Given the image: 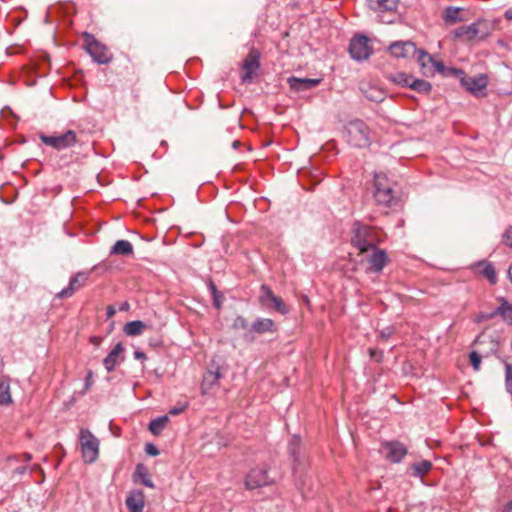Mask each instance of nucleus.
<instances>
[{"mask_svg":"<svg viewBox=\"0 0 512 512\" xmlns=\"http://www.w3.org/2000/svg\"><path fill=\"white\" fill-rule=\"evenodd\" d=\"M449 71L451 75L458 77L462 86L473 94H477L479 91L487 87V77L484 75H479L477 77H467L464 71L461 69L450 68Z\"/></svg>","mask_w":512,"mask_h":512,"instance_id":"nucleus-8","label":"nucleus"},{"mask_svg":"<svg viewBox=\"0 0 512 512\" xmlns=\"http://www.w3.org/2000/svg\"><path fill=\"white\" fill-rule=\"evenodd\" d=\"M221 377L220 367H216L215 370H208L201 383V391L203 395L210 393V391L217 385Z\"/></svg>","mask_w":512,"mask_h":512,"instance_id":"nucleus-21","label":"nucleus"},{"mask_svg":"<svg viewBox=\"0 0 512 512\" xmlns=\"http://www.w3.org/2000/svg\"><path fill=\"white\" fill-rule=\"evenodd\" d=\"M453 34L455 38L465 42L482 41L491 34V25L488 21L479 19L470 25L458 27Z\"/></svg>","mask_w":512,"mask_h":512,"instance_id":"nucleus-2","label":"nucleus"},{"mask_svg":"<svg viewBox=\"0 0 512 512\" xmlns=\"http://www.w3.org/2000/svg\"><path fill=\"white\" fill-rule=\"evenodd\" d=\"M186 405H183V406H179V407H173L169 410V414L170 415H179L181 414L185 409H186Z\"/></svg>","mask_w":512,"mask_h":512,"instance_id":"nucleus-46","label":"nucleus"},{"mask_svg":"<svg viewBox=\"0 0 512 512\" xmlns=\"http://www.w3.org/2000/svg\"><path fill=\"white\" fill-rule=\"evenodd\" d=\"M431 468L432 463L429 460H422L410 466V469L412 470V475L420 478L426 475L431 470Z\"/></svg>","mask_w":512,"mask_h":512,"instance_id":"nucleus-30","label":"nucleus"},{"mask_svg":"<svg viewBox=\"0 0 512 512\" xmlns=\"http://www.w3.org/2000/svg\"><path fill=\"white\" fill-rule=\"evenodd\" d=\"M350 56L357 61L366 60L372 53L369 39L364 35L355 36L349 44Z\"/></svg>","mask_w":512,"mask_h":512,"instance_id":"nucleus-10","label":"nucleus"},{"mask_svg":"<svg viewBox=\"0 0 512 512\" xmlns=\"http://www.w3.org/2000/svg\"><path fill=\"white\" fill-rule=\"evenodd\" d=\"M145 452L150 456H157L160 453L158 448L152 443H147L145 445Z\"/></svg>","mask_w":512,"mask_h":512,"instance_id":"nucleus-44","label":"nucleus"},{"mask_svg":"<svg viewBox=\"0 0 512 512\" xmlns=\"http://www.w3.org/2000/svg\"><path fill=\"white\" fill-rule=\"evenodd\" d=\"M125 349L121 342L117 343L110 353L103 359V365L108 372L115 369L120 360H123V353Z\"/></svg>","mask_w":512,"mask_h":512,"instance_id":"nucleus-18","label":"nucleus"},{"mask_svg":"<svg viewBox=\"0 0 512 512\" xmlns=\"http://www.w3.org/2000/svg\"><path fill=\"white\" fill-rule=\"evenodd\" d=\"M134 357H135V359H138V360H144V359H146V355H145V353H144V352H142V351H139V350H136V351L134 352Z\"/></svg>","mask_w":512,"mask_h":512,"instance_id":"nucleus-49","label":"nucleus"},{"mask_svg":"<svg viewBox=\"0 0 512 512\" xmlns=\"http://www.w3.org/2000/svg\"><path fill=\"white\" fill-rule=\"evenodd\" d=\"M93 376H94L93 371L89 370L87 373L86 379H85V385H84L82 394H85L91 388V386L93 384Z\"/></svg>","mask_w":512,"mask_h":512,"instance_id":"nucleus-41","label":"nucleus"},{"mask_svg":"<svg viewBox=\"0 0 512 512\" xmlns=\"http://www.w3.org/2000/svg\"><path fill=\"white\" fill-rule=\"evenodd\" d=\"M502 243L512 249V226H509L502 234Z\"/></svg>","mask_w":512,"mask_h":512,"instance_id":"nucleus-39","label":"nucleus"},{"mask_svg":"<svg viewBox=\"0 0 512 512\" xmlns=\"http://www.w3.org/2000/svg\"><path fill=\"white\" fill-rule=\"evenodd\" d=\"M508 277H509L510 281L512 282V265L510 266V268L508 270Z\"/></svg>","mask_w":512,"mask_h":512,"instance_id":"nucleus-55","label":"nucleus"},{"mask_svg":"<svg viewBox=\"0 0 512 512\" xmlns=\"http://www.w3.org/2000/svg\"><path fill=\"white\" fill-rule=\"evenodd\" d=\"M115 313H116V310H115V308L113 306L110 305V306L107 307V313L106 314H107L108 318H112L115 315Z\"/></svg>","mask_w":512,"mask_h":512,"instance_id":"nucleus-50","label":"nucleus"},{"mask_svg":"<svg viewBox=\"0 0 512 512\" xmlns=\"http://www.w3.org/2000/svg\"><path fill=\"white\" fill-rule=\"evenodd\" d=\"M500 305L494 310L495 317L500 316L508 325H512V304H510L504 297L497 299Z\"/></svg>","mask_w":512,"mask_h":512,"instance_id":"nucleus-22","label":"nucleus"},{"mask_svg":"<svg viewBox=\"0 0 512 512\" xmlns=\"http://www.w3.org/2000/svg\"><path fill=\"white\" fill-rule=\"evenodd\" d=\"M394 183L383 173H376L374 176V198L378 205L385 208L394 206L398 197L394 190Z\"/></svg>","mask_w":512,"mask_h":512,"instance_id":"nucleus-1","label":"nucleus"},{"mask_svg":"<svg viewBox=\"0 0 512 512\" xmlns=\"http://www.w3.org/2000/svg\"><path fill=\"white\" fill-rule=\"evenodd\" d=\"M134 477L139 478L143 485L149 488H154V483L150 478V474L143 464H138L136 466ZM135 481H137V479H135Z\"/></svg>","mask_w":512,"mask_h":512,"instance_id":"nucleus-31","label":"nucleus"},{"mask_svg":"<svg viewBox=\"0 0 512 512\" xmlns=\"http://www.w3.org/2000/svg\"><path fill=\"white\" fill-rule=\"evenodd\" d=\"M83 37L85 38V50L95 62L99 64H108L112 61L113 56L107 47L97 41L92 34L85 32Z\"/></svg>","mask_w":512,"mask_h":512,"instance_id":"nucleus-6","label":"nucleus"},{"mask_svg":"<svg viewBox=\"0 0 512 512\" xmlns=\"http://www.w3.org/2000/svg\"><path fill=\"white\" fill-rule=\"evenodd\" d=\"M251 331L256 332L258 334H263L266 332H273L275 330V324L273 320L268 318H258L256 319L250 328Z\"/></svg>","mask_w":512,"mask_h":512,"instance_id":"nucleus-23","label":"nucleus"},{"mask_svg":"<svg viewBox=\"0 0 512 512\" xmlns=\"http://www.w3.org/2000/svg\"><path fill=\"white\" fill-rule=\"evenodd\" d=\"M79 440L83 461L94 463L99 456V440L86 428L80 429Z\"/></svg>","mask_w":512,"mask_h":512,"instance_id":"nucleus-5","label":"nucleus"},{"mask_svg":"<svg viewBox=\"0 0 512 512\" xmlns=\"http://www.w3.org/2000/svg\"><path fill=\"white\" fill-rule=\"evenodd\" d=\"M353 236L351 243L359 249L361 253L369 252L374 249L378 241L376 232L369 226L356 222L352 228Z\"/></svg>","mask_w":512,"mask_h":512,"instance_id":"nucleus-4","label":"nucleus"},{"mask_svg":"<svg viewBox=\"0 0 512 512\" xmlns=\"http://www.w3.org/2000/svg\"><path fill=\"white\" fill-rule=\"evenodd\" d=\"M259 301L264 307L274 309L281 314H286L289 311L282 298L276 296L267 285L261 286Z\"/></svg>","mask_w":512,"mask_h":512,"instance_id":"nucleus-9","label":"nucleus"},{"mask_svg":"<svg viewBox=\"0 0 512 512\" xmlns=\"http://www.w3.org/2000/svg\"><path fill=\"white\" fill-rule=\"evenodd\" d=\"M101 341H102V339H101L100 337H98V336H92V337H90V342H91L94 346H96V347H98V346L100 345Z\"/></svg>","mask_w":512,"mask_h":512,"instance_id":"nucleus-48","label":"nucleus"},{"mask_svg":"<svg viewBox=\"0 0 512 512\" xmlns=\"http://www.w3.org/2000/svg\"><path fill=\"white\" fill-rule=\"evenodd\" d=\"M368 6L374 11H391L397 7L399 0H367Z\"/></svg>","mask_w":512,"mask_h":512,"instance_id":"nucleus-25","label":"nucleus"},{"mask_svg":"<svg viewBox=\"0 0 512 512\" xmlns=\"http://www.w3.org/2000/svg\"><path fill=\"white\" fill-rule=\"evenodd\" d=\"M385 458L392 463H399L407 454V448L399 441H387L381 445Z\"/></svg>","mask_w":512,"mask_h":512,"instance_id":"nucleus-14","label":"nucleus"},{"mask_svg":"<svg viewBox=\"0 0 512 512\" xmlns=\"http://www.w3.org/2000/svg\"><path fill=\"white\" fill-rule=\"evenodd\" d=\"M126 506L129 512H143L144 493L141 490H133L126 498Z\"/></svg>","mask_w":512,"mask_h":512,"instance_id":"nucleus-20","label":"nucleus"},{"mask_svg":"<svg viewBox=\"0 0 512 512\" xmlns=\"http://www.w3.org/2000/svg\"><path fill=\"white\" fill-rule=\"evenodd\" d=\"M361 90L365 97L370 101L378 103L385 99V92L374 85L367 84L366 86H363Z\"/></svg>","mask_w":512,"mask_h":512,"instance_id":"nucleus-24","label":"nucleus"},{"mask_svg":"<svg viewBox=\"0 0 512 512\" xmlns=\"http://www.w3.org/2000/svg\"><path fill=\"white\" fill-rule=\"evenodd\" d=\"M288 84L290 88L294 91L301 92L312 89L318 86L321 82V79L314 78H298V77H289Z\"/></svg>","mask_w":512,"mask_h":512,"instance_id":"nucleus-19","label":"nucleus"},{"mask_svg":"<svg viewBox=\"0 0 512 512\" xmlns=\"http://www.w3.org/2000/svg\"><path fill=\"white\" fill-rule=\"evenodd\" d=\"M478 268H481L479 271L481 275L489 280L491 284H495L497 282V276L493 265L486 261H481L477 264Z\"/></svg>","mask_w":512,"mask_h":512,"instance_id":"nucleus-29","label":"nucleus"},{"mask_svg":"<svg viewBox=\"0 0 512 512\" xmlns=\"http://www.w3.org/2000/svg\"><path fill=\"white\" fill-rule=\"evenodd\" d=\"M212 298H213V305H214V307L216 309H221L222 303H223V300H224L223 294L221 292H218L215 295H213Z\"/></svg>","mask_w":512,"mask_h":512,"instance_id":"nucleus-42","label":"nucleus"},{"mask_svg":"<svg viewBox=\"0 0 512 512\" xmlns=\"http://www.w3.org/2000/svg\"><path fill=\"white\" fill-rule=\"evenodd\" d=\"M392 332L390 328H386L380 332V337L382 339H388L392 335Z\"/></svg>","mask_w":512,"mask_h":512,"instance_id":"nucleus-47","label":"nucleus"},{"mask_svg":"<svg viewBox=\"0 0 512 512\" xmlns=\"http://www.w3.org/2000/svg\"><path fill=\"white\" fill-rule=\"evenodd\" d=\"M495 317L494 310L490 313H480L476 319L477 322L493 319Z\"/></svg>","mask_w":512,"mask_h":512,"instance_id":"nucleus-45","label":"nucleus"},{"mask_svg":"<svg viewBox=\"0 0 512 512\" xmlns=\"http://www.w3.org/2000/svg\"><path fill=\"white\" fill-rule=\"evenodd\" d=\"M233 327L236 329H248L249 325L247 320L243 316H238L234 320Z\"/></svg>","mask_w":512,"mask_h":512,"instance_id":"nucleus-40","label":"nucleus"},{"mask_svg":"<svg viewBox=\"0 0 512 512\" xmlns=\"http://www.w3.org/2000/svg\"><path fill=\"white\" fill-rule=\"evenodd\" d=\"M238 144H239V141L236 140V141H234L233 146L237 147Z\"/></svg>","mask_w":512,"mask_h":512,"instance_id":"nucleus-56","label":"nucleus"},{"mask_svg":"<svg viewBox=\"0 0 512 512\" xmlns=\"http://www.w3.org/2000/svg\"><path fill=\"white\" fill-rule=\"evenodd\" d=\"M168 421H169V418L166 415L153 419L149 423V427H148L149 431L153 435H159L163 431V429L166 427Z\"/></svg>","mask_w":512,"mask_h":512,"instance_id":"nucleus-34","label":"nucleus"},{"mask_svg":"<svg viewBox=\"0 0 512 512\" xmlns=\"http://www.w3.org/2000/svg\"><path fill=\"white\" fill-rule=\"evenodd\" d=\"M259 59L260 53L255 48H252L243 61V73L241 75L242 82L249 83L253 80L254 74L260 67Z\"/></svg>","mask_w":512,"mask_h":512,"instance_id":"nucleus-12","label":"nucleus"},{"mask_svg":"<svg viewBox=\"0 0 512 512\" xmlns=\"http://www.w3.org/2000/svg\"><path fill=\"white\" fill-rule=\"evenodd\" d=\"M416 51V46L411 41H395L389 46V52L397 58H407L413 56Z\"/></svg>","mask_w":512,"mask_h":512,"instance_id":"nucleus-15","label":"nucleus"},{"mask_svg":"<svg viewBox=\"0 0 512 512\" xmlns=\"http://www.w3.org/2000/svg\"><path fill=\"white\" fill-rule=\"evenodd\" d=\"M505 17H506L507 19L512 20V10H508V11H506V13H505Z\"/></svg>","mask_w":512,"mask_h":512,"instance_id":"nucleus-54","label":"nucleus"},{"mask_svg":"<svg viewBox=\"0 0 512 512\" xmlns=\"http://www.w3.org/2000/svg\"><path fill=\"white\" fill-rule=\"evenodd\" d=\"M40 140L47 146L58 151L74 146L77 143V135L73 130H67L62 134L40 135Z\"/></svg>","mask_w":512,"mask_h":512,"instance_id":"nucleus-7","label":"nucleus"},{"mask_svg":"<svg viewBox=\"0 0 512 512\" xmlns=\"http://www.w3.org/2000/svg\"><path fill=\"white\" fill-rule=\"evenodd\" d=\"M288 453L293 461V472L295 475L301 474L306 467V457L301 453V440L293 436L288 445Z\"/></svg>","mask_w":512,"mask_h":512,"instance_id":"nucleus-11","label":"nucleus"},{"mask_svg":"<svg viewBox=\"0 0 512 512\" xmlns=\"http://www.w3.org/2000/svg\"><path fill=\"white\" fill-rule=\"evenodd\" d=\"M469 358H470V363H471L473 369L475 371H479L480 366H481V356L478 354V352L472 351L470 353Z\"/></svg>","mask_w":512,"mask_h":512,"instance_id":"nucleus-38","label":"nucleus"},{"mask_svg":"<svg viewBox=\"0 0 512 512\" xmlns=\"http://www.w3.org/2000/svg\"><path fill=\"white\" fill-rule=\"evenodd\" d=\"M24 470H25V468H21V469L19 468V469H18L19 473H23V472H24Z\"/></svg>","mask_w":512,"mask_h":512,"instance_id":"nucleus-58","label":"nucleus"},{"mask_svg":"<svg viewBox=\"0 0 512 512\" xmlns=\"http://www.w3.org/2000/svg\"><path fill=\"white\" fill-rule=\"evenodd\" d=\"M461 11L462 8L460 7L449 6L444 10L443 20L450 25L462 22L464 18L460 15Z\"/></svg>","mask_w":512,"mask_h":512,"instance_id":"nucleus-26","label":"nucleus"},{"mask_svg":"<svg viewBox=\"0 0 512 512\" xmlns=\"http://www.w3.org/2000/svg\"><path fill=\"white\" fill-rule=\"evenodd\" d=\"M410 88H412L413 90H415L417 92L428 94V93H430L432 86L429 82H427L425 80L414 79L412 77V80L410 83Z\"/></svg>","mask_w":512,"mask_h":512,"instance_id":"nucleus-36","label":"nucleus"},{"mask_svg":"<svg viewBox=\"0 0 512 512\" xmlns=\"http://www.w3.org/2000/svg\"><path fill=\"white\" fill-rule=\"evenodd\" d=\"M272 482L268 476V471L264 467H257L252 469L246 476L245 486L247 489H256Z\"/></svg>","mask_w":512,"mask_h":512,"instance_id":"nucleus-13","label":"nucleus"},{"mask_svg":"<svg viewBox=\"0 0 512 512\" xmlns=\"http://www.w3.org/2000/svg\"><path fill=\"white\" fill-rule=\"evenodd\" d=\"M25 459L30 460V459H31V456H30L29 454H26V455H25Z\"/></svg>","mask_w":512,"mask_h":512,"instance_id":"nucleus-57","label":"nucleus"},{"mask_svg":"<svg viewBox=\"0 0 512 512\" xmlns=\"http://www.w3.org/2000/svg\"><path fill=\"white\" fill-rule=\"evenodd\" d=\"M129 307H130V306H129V303L124 302V303H122V304H121V306H120V310H121V311H126V310H128V309H129Z\"/></svg>","mask_w":512,"mask_h":512,"instance_id":"nucleus-53","label":"nucleus"},{"mask_svg":"<svg viewBox=\"0 0 512 512\" xmlns=\"http://www.w3.org/2000/svg\"><path fill=\"white\" fill-rule=\"evenodd\" d=\"M387 78L393 83L402 87H410V83L412 80V76L403 72L391 73L387 76Z\"/></svg>","mask_w":512,"mask_h":512,"instance_id":"nucleus-35","label":"nucleus"},{"mask_svg":"<svg viewBox=\"0 0 512 512\" xmlns=\"http://www.w3.org/2000/svg\"><path fill=\"white\" fill-rule=\"evenodd\" d=\"M419 53H420L419 61L422 63L423 66L425 65V59L427 58V60L433 64V66H434V68H435V70L437 72H439L441 74H445L446 71H447L448 74H451L450 71H449L450 68L446 69V67L443 64V62L433 60V58L428 53H426L423 50H420Z\"/></svg>","mask_w":512,"mask_h":512,"instance_id":"nucleus-32","label":"nucleus"},{"mask_svg":"<svg viewBox=\"0 0 512 512\" xmlns=\"http://www.w3.org/2000/svg\"><path fill=\"white\" fill-rule=\"evenodd\" d=\"M369 355L376 362H381L383 358V352L375 348H369Z\"/></svg>","mask_w":512,"mask_h":512,"instance_id":"nucleus-43","label":"nucleus"},{"mask_svg":"<svg viewBox=\"0 0 512 512\" xmlns=\"http://www.w3.org/2000/svg\"><path fill=\"white\" fill-rule=\"evenodd\" d=\"M133 254V246L128 240H118L112 246L110 255L128 256Z\"/></svg>","mask_w":512,"mask_h":512,"instance_id":"nucleus-27","label":"nucleus"},{"mask_svg":"<svg viewBox=\"0 0 512 512\" xmlns=\"http://www.w3.org/2000/svg\"><path fill=\"white\" fill-rule=\"evenodd\" d=\"M86 280L87 275L85 273H77L70 279L68 287L58 292L56 294V297L59 299L71 297L78 289H80L84 285Z\"/></svg>","mask_w":512,"mask_h":512,"instance_id":"nucleus-17","label":"nucleus"},{"mask_svg":"<svg viewBox=\"0 0 512 512\" xmlns=\"http://www.w3.org/2000/svg\"><path fill=\"white\" fill-rule=\"evenodd\" d=\"M209 289H210V292H211L212 296L219 292L217 290L216 285L213 282L209 283Z\"/></svg>","mask_w":512,"mask_h":512,"instance_id":"nucleus-51","label":"nucleus"},{"mask_svg":"<svg viewBox=\"0 0 512 512\" xmlns=\"http://www.w3.org/2000/svg\"><path fill=\"white\" fill-rule=\"evenodd\" d=\"M372 252L367 256L366 260L369 264L368 270L370 272H381L387 263V255L384 250L374 247L370 249Z\"/></svg>","mask_w":512,"mask_h":512,"instance_id":"nucleus-16","label":"nucleus"},{"mask_svg":"<svg viewBox=\"0 0 512 512\" xmlns=\"http://www.w3.org/2000/svg\"><path fill=\"white\" fill-rule=\"evenodd\" d=\"M505 388L512 394V365L509 363L505 364Z\"/></svg>","mask_w":512,"mask_h":512,"instance_id":"nucleus-37","label":"nucleus"},{"mask_svg":"<svg viewBox=\"0 0 512 512\" xmlns=\"http://www.w3.org/2000/svg\"><path fill=\"white\" fill-rule=\"evenodd\" d=\"M12 403L9 381L6 378L0 379V405Z\"/></svg>","mask_w":512,"mask_h":512,"instance_id":"nucleus-33","label":"nucleus"},{"mask_svg":"<svg viewBox=\"0 0 512 512\" xmlns=\"http://www.w3.org/2000/svg\"><path fill=\"white\" fill-rule=\"evenodd\" d=\"M146 328V324L140 320H135L128 322L123 327V332L127 336H137L140 335L143 330Z\"/></svg>","mask_w":512,"mask_h":512,"instance_id":"nucleus-28","label":"nucleus"},{"mask_svg":"<svg viewBox=\"0 0 512 512\" xmlns=\"http://www.w3.org/2000/svg\"><path fill=\"white\" fill-rule=\"evenodd\" d=\"M348 143L356 148H366L371 143L370 129L362 120L356 119L345 127Z\"/></svg>","mask_w":512,"mask_h":512,"instance_id":"nucleus-3","label":"nucleus"},{"mask_svg":"<svg viewBox=\"0 0 512 512\" xmlns=\"http://www.w3.org/2000/svg\"><path fill=\"white\" fill-rule=\"evenodd\" d=\"M503 512H512V500L509 503H507Z\"/></svg>","mask_w":512,"mask_h":512,"instance_id":"nucleus-52","label":"nucleus"}]
</instances>
